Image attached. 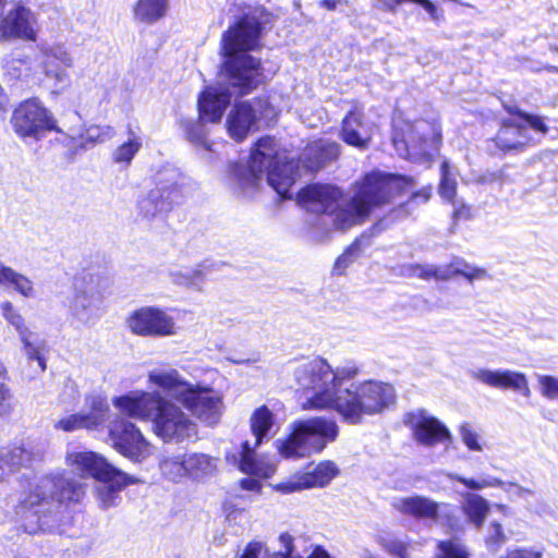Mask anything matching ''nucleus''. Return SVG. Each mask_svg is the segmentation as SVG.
I'll return each instance as SVG.
<instances>
[{"mask_svg": "<svg viewBox=\"0 0 558 558\" xmlns=\"http://www.w3.org/2000/svg\"><path fill=\"white\" fill-rule=\"evenodd\" d=\"M340 136L348 145L365 150L372 141L373 124L361 109L354 108L343 118Z\"/></svg>", "mask_w": 558, "mask_h": 558, "instance_id": "5701e85b", "label": "nucleus"}, {"mask_svg": "<svg viewBox=\"0 0 558 558\" xmlns=\"http://www.w3.org/2000/svg\"><path fill=\"white\" fill-rule=\"evenodd\" d=\"M129 140L117 147L112 154V159L116 163L130 165L135 155L142 148V138L129 126Z\"/></svg>", "mask_w": 558, "mask_h": 558, "instance_id": "58836bf2", "label": "nucleus"}, {"mask_svg": "<svg viewBox=\"0 0 558 558\" xmlns=\"http://www.w3.org/2000/svg\"><path fill=\"white\" fill-rule=\"evenodd\" d=\"M437 558H469L464 545L454 539L441 541L437 544Z\"/></svg>", "mask_w": 558, "mask_h": 558, "instance_id": "37998d69", "label": "nucleus"}, {"mask_svg": "<svg viewBox=\"0 0 558 558\" xmlns=\"http://www.w3.org/2000/svg\"><path fill=\"white\" fill-rule=\"evenodd\" d=\"M253 448L245 441L243 444V452L240 461V469L246 474L260 475V469L253 457Z\"/></svg>", "mask_w": 558, "mask_h": 558, "instance_id": "09e8293b", "label": "nucleus"}, {"mask_svg": "<svg viewBox=\"0 0 558 558\" xmlns=\"http://www.w3.org/2000/svg\"><path fill=\"white\" fill-rule=\"evenodd\" d=\"M392 507L404 515L437 521L441 505L428 497L415 495L395 498Z\"/></svg>", "mask_w": 558, "mask_h": 558, "instance_id": "c756f323", "label": "nucleus"}, {"mask_svg": "<svg viewBox=\"0 0 558 558\" xmlns=\"http://www.w3.org/2000/svg\"><path fill=\"white\" fill-rule=\"evenodd\" d=\"M216 269V265L210 262H203L195 267H185L174 269L169 276L174 284L182 286L195 291H203L207 275Z\"/></svg>", "mask_w": 558, "mask_h": 558, "instance_id": "7c9ffc66", "label": "nucleus"}, {"mask_svg": "<svg viewBox=\"0 0 558 558\" xmlns=\"http://www.w3.org/2000/svg\"><path fill=\"white\" fill-rule=\"evenodd\" d=\"M459 433L463 444L472 451H482L483 448L478 442V435L469 423H463L459 427Z\"/></svg>", "mask_w": 558, "mask_h": 558, "instance_id": "603ef678", "label": "nucleus"}, {"mask_svg": "<svg viewBox=\"0 0 558 558\" xmlns=\"http://www.w3.org/2000/svg\"><path fill=\"white\" fill-rule=\"evenodd\" d=\"M404 2H415L421 4L433 17L435 13V5L428 0H393V4L389 8L392 10L396 5H400Z\"/></svg>", "mask_w": 558, "mask_h": 558, "instance_id": "bf43d9fd", "label": "nucleus"}, {"mask_svg": "<svg viewBox=\"0 0 558 558\" xmlns=\"http://www.w3.org/2000/svg\"><path fill=\"white\" fill-rule=\"evenodd\" d=\"M11 125L21 138L40 140L47 132L61 130L52 112L38 98L22 101L13 111Z\"/></svg>", "mask_w": 558, "mask_h": 558, "instance_id": "1a4fd4ad", "label": "nucleus"}, {"mask_svg": "<svg viewBox=\"0 0 558 558\" xmlns=\"http://www.w3.org/2000/svg\"><path fill=\"white\" fill-rule=\"evenodd\" d=\"M470 376L496 389H510L520 392L523 397L531 396V389L525 374L511 369L476 368L470 372Z\"/></svg>", "mask_w": 558, "mask_h": 558, "instance_id": "412c9836", "label": "nucleus"}, {"mask_svg": "<svg viewBox=\"0 0 558 558\" xmlns=\"http://www.w3.org/2000/svg\"><path fill=\"white\" fill-rule=\"evenodd\" d=\"M451 267L456 272V276L464 277L470 283L475 280H483L488 277L486 269L470 265L463 258L454 257L451 260Z\"/></svg>", "mask_w": 558, "mask_h": 558, "instance_id": "79ce46f5", "label": "nucleus"}, {"mask_svg": "<svg viewBox=\"0 0 558 558\" xmlns=\"http://www.w3.org/2000/svg\"><path fill=\"white\" fill-rule=\"evenodd\" d=\"M41 68L47 78L54 82L57 92L64 90L70 85V74L66 68L74 65L73 57L63 45H52L43 50Z\"/></svg>", "mask_w": 558, "mask_h": 558, "instance_id": "aec40b11", "label": "nucleus"}, {"mask_svg": "<svg viewBox=\"0 0 558 558\" xmlns=\"http://www.w3.org/2000/svg\"><path fill=\"white\" fill-rule=\"evenodd\" d=\"M43 451L32 445H14L0 450V481L22 466H29L43 459Z\"/></svg>", "mask_w": 558, "mask_h": 558, "instance_id": "393cba45", "label": "nucleus"}, {"mask_svg": "<svg viewBox=\"0 0 558 558\" xmlns=\"http://www.w3.org/2000/svg\"><path fill=\"white\" fill-rule=\"evenodd\" d=\"M267 21L262 22L253 14L245 15L223 34V71L229 85L240 95L251 93L265 80L259 59L247 52L259 46L262 25Z\"/></svg>", "mask_w": 558, "mask_h": 558, "instance_id": "7ed1b4c3", "label": "nucleus"}, {"mask_svg": "<svg viewBox=\"0 0 558 558\" xmlns=\"http://www.w3.org/2000/svg\"><path fill=\"white\" fill-rule=\"evenodd\" d=\"M0 284L12 287L25 298L34 296L33 282L24 275L0 263Z\"/></svg>", "mask_w": 558, "mask_h": 558, "instance_id": "c9c22d12", "label": "nucleus"}, {"mask_svg": "<svg viewBox=\"0 0 558 558\" xmlns=\"http://www.w3.org/2000/svg\"><path fill=\"white\" fill-rule=\"evenodd\" d=\"M456 276L451 263L446 266L435 265V280L447 281Z\"/></svg>", "mask_w": 558, "mask_h": 558, "instance_id": "13d9d810", "label": "nucleus"}, {"mask_svg": "<svg viewBox=\"0 0 558 558\" xmlns=\"http://www.w3.org/2000/svg\"><path fill=\"white\" fill-rule=\"evenodd\" d=\"M339 427L335 420L314 416L290 425V434L276 440L278 452L286 459H300L323 451L337 439Z\"/></svg>", "mask_w": 558, "mask_h": 558, "instance_id": "0eeeda50", "label": "nucleus"}, {"mask_svg": "<svg viewBox=\"0 0 558 558\" xmlns=\"http://www.w3.org/2000/svg\"><path fill=\"white\" fill-rule=\"evenodd\" d=\"M71 314L82 324H89L100 316L104 295L96 279L90 276L82 286H76Z\"/></svg>", "mask_w": 558, "mask_h": 558, "instance_id": "6ab92c4d", "label": "nucleus"}, {"mask_svg": "<svg viewBox=\"0 0 558 558\" xmlns=\"http://www.w3.org/2000/svg\"><path fill=\"white\" fill-rule=\"evenodd\" d=\"M277 149L276 141L266 136L259 138L251 153L248 166L236 165L233 168L234 179L243 193L253 192L263 181L264 174L268 184L282 198H291L290 192L296 180V167L293 161H283Z\"/></svg>", "mask_w": 558, "mask_h": 558, "instance_id": "423d86ee", "label": "nucleus"}, {"mask_svg": "<svg viewBox=\"0 0 558 558\" xmlns=\"http://www.w3.org/2000/svg\"><path fill=\"white\" fill-rule=\"evenodd\" d=\"M147 383L174 399L206 426L211 427L220 422L225 411L223 397L213 387L191 383L173 367L149 371Z\"/></svg>", "mask_w": 558, "mask_h": 558, "instance_id": "39448f33", "label": "nucleus"}, {"mask_svg": "<svg viewBox=\"0 0 558 558\" xmlns=\"http://www.w3.org/2000/svg\"><path fill=\"white\" fill-rule=\"evenodd\" d=\"M404 424L411 428L414 439L423 446L433 447L452 440L447 426L425 410L408 413Z\"/></svg>", "mask_w": 558, "mask_h": 558, "instance_id": "f3484780", "label": "nucleus"}, {"mask_svg": "<svg viewBox=\"0 0 558 558\" xmlns=\"http://www.w3.org/2000/svg\"><path fill=\"white\" fill-rule=\"evenodd\" d=\"M509 112L515 113L519 120L510 119L504 121L498 131L495 143L504 151L520 149L529 145L533 138L530 130L546 134L548 129L541 117L525 113L521 110L509 109Z\"/></svg>", "mask_w": 558, "mask_h": 558, "instance_id": "9d476101", "label": "nucleus"}, {"mask_svg": "<svg viewBox=\"0 0 558 558\" xmlns=\"http://www.w3.org/2000/svg\"><path fill=\"white\" fill-rule=\"evenodd\" d=\"M29 331H27V333L20 336L24 343L25 352L31 360L37 361L41 371H45L46 362L41 353V348L39 345H35L34 343H32L29 340Z\"/></svg>", "mask_w": 558, "mask_h": 558, "instance_id": "864d4df0", "label": "nucleus"}, {"mask_svg": "<svg viewBox=\"0 0 558 558\" xmlns=\"http://www.w3.org/2000/svg\"><path fill=\"white\" fill-rule=\"evenodd\" d=\"M96 486L97 499L102 509H108L118 505L120 493L128 485L135 483L132 476L114 468L109 472L107 478L97 480Z\"/></svg>", "mask_w": 558, "mask_h": 558, "instance_id": "cd10ccee", "label": "nucleus"}, {"mask_svg": "<svg viewBox=\"0 0 558 558\" xmlns=\"http://www.w3.org/2000/svg\"><path fill=\"white\" fill-rule=\"evenodd\" d=\"M169 0H138L135 17L144 23H153L166 14Z\"/></svg>", "mask_w": 558, "mask_h": 558, "instance_id": "4c0bfd02", "label": "nucleus"}, {"mask_svg": "<svg viewBox=\"0 0 558 558\" xmlns=\"http://www.w3.org/2000/svg\"><path fill=\"white\" fill-rule=\"evenodd\" d=\"M187 477L202 480L211 476L217 469V459L202 452L186 453Z\"/></svg>", "mask_w": 558, "mask_h": 558, "instance_id": "473e14b6", "label": "nucleus"}, {"mask_svg": "<svg viewBox=\"0 0 558 558\" xmlns=\"http://www.w3.org/2000/svg\"><path fill=\"white\" fill-rule=\"evenodd\" d=\"M269 551L264 542L252 541L246 544L240 558H268Z\"/></svg>", "mask_w": 558, "mask_h": 558, "instance_id": "5fc2aeb1", "label": "nucleus"}, {"mask_svg": "<svg viewBox=\"0 0 558 558\" xmlns=\"http://www.w3.org/2000/svg\"><path fill=\"white\" fill-rule=\"evenodd\" d=\"M411 186L409 178L375 170L355 183L354 194L349 198L335 185L310 184L298 193L296 199L307 211L318 215L319 225L345 231L364 223L375 209Z\"/></svg>", "mask_w": 558, "mask_h": 558, "instance_id": "f03ea898", "label": "nucleus"}, {"mask_svg": "<svg viewBox=\"0 0 558 558\" xmlns=\"http://www.w3.org/2000/svg\"><path fill=\"white\" fill-rule=\"evenodd\" d=\"M274 108L265 99H254L236 104L227 118L229 135L238 141H243L260 120H271Z\"/></svg>", "mask_w": 558, "mask_h": 558, "instance_id": "ddd939ff", "label": "nucleus"}, {"mask_svg": "<svg viewBox=\"0 0 558 558\" xmlns=\"http://www.w3.org/2000/svg\"><path fill=\"white\" fill-rule=\"evenodd\" d=\"M553 51L558 52V47H554Z\"/></svg>", "mask_w": 558, "mask_h": 558, "instance_id": "774afa93", "label": "nucleus"}, {"mask_svg": "<svg viewBox=\"0 0 558 558\" xmlns=\"http://www.w3.org/2000/svg\"><path fill=\"white\" fill-rule=\"evenodd\" d=\"M154 391L135 390L112 399L113 407L129 417L151 422L155 411L162 397V390Z\"/></svg>", "mask_w": 558, "mask_h": 558, "instance_id": "dca6fc26", "label": "nucleus"}, {"mask_svg": "<svg viewBox=\"0 0 558 558\" xmlns=\"http://www.w3.org/2000/svg\"><path fill=\"white\" fill-rule=\"evenodd\" d=\"M439 194L453 206L454 218H469L470 208L462 199L457 198V181L451 172V167L447 160L441 163V180L439 184Z\"/></svg>", "mask_w": 558, "mask_h": 558, "instance_id": "2f4dec72", "label": "nucleus"}, {"mask_svg": "<svg viewBox=\"0 0 558 558\" xmlns=\"http://www.w3.org/2000/svg\"><path fill=\"white\" fill-rule=\"evenodd\" d=\"M108 418L109 405L106 399L99 395H90L85 398V410L57 421L54 428L63 432L97 429L104 426Z\"/></svg>", "mask_w": 558, "mask_h": 558, "instance_id": "4468645a", "label": "nucleus"}, {"mask_svg": "<svg viewBox=\"0 0 558 558\" xmlns=\"http://www.w3.org/2000/svg\"><path fill=\"white\" fill-rule=\"evenodd\" d=\"M84 494V484L64 472L39 478L20 507L24 531L28 534L52 531L50 519L56 517V510L66 501H80Z\"/></svg>", "mask_w": 558, "mask_h": 558, "instance_id": "20e7f679", "label": "nucleus"}, {"mask_svg": "<svg viewBox=\"0 0 558 558\" xmlns=\"http://www.w3.org/2000/svg\"><path fill=\"white\" fill-rule=\"evenodd\" d=\"M462 510L469 521L476 529H481L489 512V505L482 496L468 493L462 502Z\"/></svg>", "mask_w": 558, "mask_h": 558, "instance_id": "72a5a7b5", "label": "nucleus"}, {"mask_svg": "<svg viewBox=\"0 0 558 558\" xmlns=\"http://www.w3.org/2000/svg\"><path fill=\"white\" fill-rule=\"evenodd\" d=\"M449 478L462 483L465 487L472 490H482L488 487H501L504 482L493 476L481 477L478 480L466 478L459 474H450Z\"/></svg>", "mask_w": 558, "mask_h": 558, "instance_id": "c03bdc74", "label": "nucleus"}, {"mask_svg": "<svg viewBox=\"0 0 558 558\" xmlns=\"http://www.w3.org/2000/svg\"><path fill=\"white\" fill-rule=\"evenodd\" d=\"M167 397H161L155 411L151 421L154 434L167 444H182L195 438L198 432L197 423L180 403Z\"/></svg>", "mask_w": 558, "mask_h": 558, "instance_id": "6e6552de", "label": "nucleus"}, {"mask_svg": "<svg viewBox=\"0 0 558 558\" xmlns=\"http://www.w3.org/2000/svg\"><path fill=\"white\" fill-rule=\"evenodd\" d=\"M339 473L338 468L331 461H323L315 466H307L304 472H299L286 481L274 485V489L282 494H291L304 489L327 486Z\"/></svg>", "mask_w": 558, "mask_h": 558, "instance_id": "2eb2a0df", "label": "nucleus"}, {"mask_svg": "<svg viewBox=\"0 0 558 558\" xmlns=\"http://www.w3.org/2000/svg\"><path fill=\"white\" fill-rule=\"evenodd\" d=\"M505 558H543V551L533 548H514L507 550Z\"/></svg>", "mask_w": 558, "mask_h": 558, "instance_id": "6e6d98bb", "label": "nucleus"}, {"mask_svg": "<svg viewBox=\"0 0 558 558\" xmlns=\"http://www.w3.org/2000/svg\"><path fill=\"white\" fill-rule=\"evenodd\" d=\"M1 310L4 318L16 328L20 336L27 333L28 330L24 326L23 317L14 310L10 302H3Z\"/></svg>", "mask_w": 558, "mask_h": 558, "instance_id": "3c124183", "label": "nucleus"}, {"mask_svg": "<svg viewBox=\"0 0 558 558\" xmlns=\"http://www.w3.org/2000/svg\"><path fill=\"white\" fill-rule=\"evenodd\" d=\"M272 425L274 415L266 405L259 407L253 412L251 416V428L255 437V447L263 441Z\"/></svg>", "mask_w": 558, "mask_h": 558, "instance_id": "e433bc0d", "label": "nucleus"}, {"mask_svg": "<svg viewBox=\"0 0 558 558\" xmlns=\"http://www.w3.org/2000/svg\"><path fill=\"white\" fill-rule=\"evenodd\" d=\"M337 1L335 0H323L320 1L322 7L326 8L327 10H335L337 8Z\"/></svg>", "mask_w": 558, "mask_h": 558, "instance_id": "0e129e2a", "label": "nucleus"}, {"mask_svg": "<svg viewBox=\"0 0 558 558\" xmlns=\"http://www.w3.org/2000/svg\"><path fill=\"white\" fill-rule=\"evenodd\" d=\"M359 250V244L353 243L340 257H338L336 262V268H345L348 264L351 263L357 256Z\"/></svg>", "mask_w": 558, "mask_h": 558, "instance_id": "4d7b16f0", "label": "nucleus"}, {"mask_svg": "<svg viewBox=\"0 0 558 558\" xmlns=\"http://www.w3.org/2000/svg\"><path fill=\"white\" fill-rule=\"evenodd\" d=\"M241 487L245 490L258 492L262 487V484L258 480L246 477L243 478L240 483Z\"/></svg>", "mask_w": 558, "mask_h": 558, "instance_id": "052dcab7", "label": "nucleus"}, {"mask_svg": "<svg viewBox=\"0 0 558 558\" xmlns=\"http://www.w3.org/2000/svg\"><path fill=\"white\" fill-rule=\"evenodd\" d=\"M376 542L389 555L398 558H409V542L405 538H401L389 532H381L377 534Z\"/></svg>", "mask_w": 558, "mask_h": 558, "instance_id": "ea45409f", "label": "nucleus"}, {"mask_svg": "<svg viewBox=\"0 0 558 558\" xmlns=\"http://www.w3.org/2000/svg\"><path fill=\"white\" fill-rule=\"evenodd\" d=\"M113 129L111 126L92 125L86 129L85 133L81 135L82 144L94 145L96 143L105 142L113 136Z\"/></svg>", "mask_w": 558, "mask_h": 558, "instance_id": "a18cd8bd", "label": "nucleus"}, {"mask_svg": "<svg viewBox=\"0 0 558 558\" xmlns=\"http://www.w3.org/2000/svg\"><path fill=\"white\" fill-rule=\"evenodd\" d=\"M402 274L409 277L420 279H435V265L433 264H409L403 266Z\"/></svg>", "mask_w": 558, "mask_h": 558, "instance_id": "de8ad7c7", "label": "nucleus"}, {"mask_svg": "<svg viewBox=\"0 0 558 558\" xmlns=\"http://www.w3.org/2000/svg\"><path fill=\"white\" fill-rule=\"evenodd\" d=\"M432 189L430 187H424L420 192L413 193L412 198L417 199L421 198L423 203L427 202L430 197Z\"/></svg>", "mask_w": 558, "mask_h": 558, "instance_id": "680f3d73", "label": "nucleus"}, {"mask_svg": "<svg viewBox=\"0 0 558 558\" xmlns=\"http://www.w3.org/2000/svg\"><path fill=\"white\" fill-rule=\"evenodd\" d=\"M307 558H331L326 549L316 546Z\"/></svg>", "mask_w": 558, "mask_h": 558, "instance_id": "e2e57ef3", "label": "nucleus"}, {"mask_svg": "<svg viewBox=\"0 0 558 558\" xmlns=\"http://www.w3.org/2000/svg\"><path fill=\"white\" fill-rule=\"evenodd\" d=\"M128 328L140 337L166 338L178 333L175 319L158 306H143L130 314Z\"/></svg>", "mask_w": 558, "mask_h": 558, "instance_id": "9b49d317", "label": "nucleus"}, {"mask_svg": "<svg viewBox=\"0 0 558 558\" xmlns=\"http://www.w3.org/2000/svg\"><path fill=\"white\" fill-rule=\"evenodd\" d=\"M180 196L175 184L158 183L146 197L140 201V211L146 218H155L171 210L172 206L179 202Z\"/></svg>", "mask_w": 558, "mask_h": 558, "instance_id": "b1692460", "label": "nucleus"}, {"mask_svg": "<svg viewBox=\"0 0 558 558\" xmlns=\"http://www.w3.org/2000/svg\"><path fill=\"white\" fill-rule=\"evenodd\" d=\"M231 101V94L221 86H209L198 99L199 118L206 122L220 121Z\"/></svg>", "mask_w": 558, "mask_h": 558, "instance_id": "bb28decb", "label": "nucleus"}, {"mask_svg": "<svg viewBox=\"0 0 558 558\" xmlns=\"http://www.w3.org/2000/svg\"><path fill=\"white\" fill-rule=\"evenodd\" d=\"M66 465L81 477H93L96 481L107 478L116 468L102 456L94 451H70L65 457Z\"/></svg>", "mask_w": 558, "mask_h": 558, "instance_id": "4be33fe9", "label": "nucleus"}, {"mask_svg": "<svg viewBox=\"0 0 558 558\" xmlns=\"http://www.w3.org/2000/svg\"><path fill=\"white\" fill-rule=\"evenodd\" d=\"M360 367L348 362L333 369L324 359L298 365L293 376L305 395L304 410H333L345 423L359 424L365 416L379 414L396 400L395 388L387 383L365 380L350 388L345 381L355 378Z\"/></svg>", "mask_w": 558, "mask_h": 558, "instance_id": "f257e3e1", "label": "nucleus"}, {"mask_svg": "<svg viewBox=\"0 0 558 558\" xmlns=\"http://www.w3.org/2000/svg\"><path fill=\"white\" fill-rule=\"evenodd\" d=\"M340 145L328 140H317L310 143L301 154L300 161L308 171H317L327 162L337 159Z\"/></svg>", "mask_w": 558, "mask_h": 558, "instance_id": "c85d7f7f", "label": "nucleus"}, {"mask_svg": "<svg viewBox=\"0 0 558 558\" xmlns=\"http://www.w3.org/2000/svg\"><path fill=\"white\" fill-rule=\"evenodd\" d=\"M204 120L187 122L185 124V136L190 143L205 150L211 151V143L208 141V130L204 124Z\"/></svg>", "mask_w": 558, "mask_h": 558, "instance_id": "a19ab883", "label": "nucleus"}, {"mask_svg": "<svg viewBox=\"0 0 558 558\" xmlns=\"http://www.w3.org/2000/svg\"><path fill=\"white\" fill-rule=\"evenodd\" d=\"M507 542V536L504 533L502 526L498 522H492L487 530L485 544L490 551H498L501 546Z\"/></svg>", "mask_w": 558, "mask_h": 558, "instance_id": "49530a36", "label": "nucleus"}, {"mask_svg": "<svg viewBox=\"0 0 558 558\" xmlns=\"http://www.w3.org/2000/svg\"><path fill=\"white\" fill-rule=\"evenodd\" d=\"M393 136L392 142L396 149L402 157H410L411 150L424 151L423 145L426 142V137L421 133L427 128L425 121H417L415 123H403L399 125L398 121L393 122Z\"/></svg>", "mask_w": 558, "mask_h": 558, "instance_id": "a878e982", "label": "nucleus"}, {"mask_svg": "<svg viewBox=\"0 0 558 558\" xmlns=\"http://www.w3.org/2000/svg\"><path fill=\"white\" fill-rule=\"evenodd\" d=\"M109 441L125 458L142 461L150 454V444L132 422L119 418L109 424Z\"/></svg>", "mask_w": 558, "mask_h": 558, "instance_id": "f8f14e48", "label": "nucleus"}, {"mask_svg": "<svg viewBox=\"0 0 558 558\" xmlns=\"http://www.w3.org/2000/svg\"><path fill=\"white\" fill-rule=\"evenodd\" d=\"M5 0H0V9L3 7Z\"/></svg>", "mask_w": 558, "mask_h": 558, "instance_id": "69168bd1", "label": "nucleus"}, {"mask_svg": "<svg viewBox=\"0 0 558 558\" xmlns=\"http://www.w3.org/2000/svg\"><path fill=\"white\" fill-rule=\"evenodd\" d=\"M541 393L543 397L558 399V377L550 375H537Z\"/></svg>", "mask_w": 558, "mask_h": 558, "instance_id": "8fccbe9b", "label": "nucleus"}, {"mask_svg": "<svg viewBox=\"0 0 558 558\" xmlns=\"http://www.w3.org/2000/svg\"><path fill=\"white\" fill-rule=\"evenodd\" d=\"M36 16L22 1H12L11 9L0 20V39L35 40Z\"/></svg>", "mask_w": 558, "mask_h": 558, "instance_id": "a211bd4d", "label": "nucleus"}, {"mask_svg": "<svg viewBox=\"0 0 558 558\" xmlns=\"http://www.w3.org/2000/svg\"><path fill=\"white\" fill-rule=\"evenodd\" d=\"M186 453L165 454L159 461V469L162 476L173 483H179L187 477Z\"/></svg>", "mask_w": 558, "mask_h": 558, "instance_id": "f704fd0d", "label": "nucleus"}, {"mask_svg": "<svg viewBox=\"0 0 558 558\" xmlns=\"http://www.w3.org/2000/svg\"><path fill=\"white\" fill-rule=\"evenodd\" d=\"M550 70L558 72V69L556 66H550Z\"/></svg>", "mask_w": 558, "mask_h": 558, "instance_id": "338daca9", "label": "nucleus"}]
</instances>
